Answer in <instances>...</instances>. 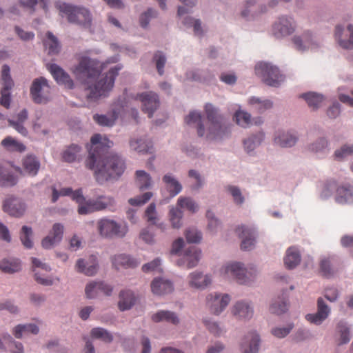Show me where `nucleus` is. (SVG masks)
Instances as JSON below:
<instances>
[{"instance_id": "nucleus-61", "label": "nucleus", "mask_w": 353, "mask_h": 353, "mask_svg": "<svg viewBox=\"0 0 353 353\" xmlns=\"http://www.w3.org/2000/svg\"><path fill=\"white\" fill-rule=\"evenodd\" d=\"M152 196V193L148 192L141 196L131 198L128 200V203L133 206H140L146 203Z\"/></svg>"}, {"instance_id": "nucleus-58", "label": "nucleus", "mask_w": 353, "mask_h": 353, "mask_svg": "<svg viewBox=\"0 0 353 353\" xmlns=\"http://www.w3.org/2000/svg\"><path fill=\"white\" fill-rule=\"evenodd\" d=\"M177 205L182 208H186L192 212L198 210V205L191 199L188 197H180L178 199Z\"/></svg>"}, {"instance_id": "nucleus-34", "label": "nucleus", "mask_w": 353, "mask_h": 353, "mask_svg": "<svg viewBox=\"0 0 353 353\" xmlns=\"http://www.w3.org/2000/svg\"><path fill=\"white\" fill-rule=\"evenodd\" d=\"M131 149L141 153H152V143L145 139H133L130 141Z\"/></svg>"}, {"instance_id": "nucleus-22", "label": "nucleus", "mask_w": 353, "mask_h": 353, "mask_svg": "<svg viewBox=\"0 0 353 353\" xmlns=\"http://www.w3.org/2000/svg\"><path fill=\"white\" fill-rule=\"evenodd\" d=\"M63 234V226L60 223L54 224L50 234L42 240L43 248L46 249L51 248L61 241Z\"/></svg>"}, {"instance_id": "nucleus-23", "label": "nucleus", "mask_w": 353, "mask_h": 353, "mask_svg": "<svg viewBox=\"0 0 353 353\" xmlns=\"http://www.w3.org/2000/svg\"><path fill=\"white\" fill-rule=\"evenodd\" d=\"M61 196H70L79 205H81V203L84 201L81 189L72 191L71 188H64L58 191L55 188H52V202L55 203Z\"/></svg>"}, {"instance_id": "nucleus-55", "label": "nucleus", "mask_w": 353, "mask_h": 353, "mask_svg": "<svg viewBox=\"0 0 353 353\" xmlns=\"http://www.w3.org/2000/svg\"><path fill=\"white\" fill-rule=\"evenodd\" d=\"M337 330L340 334L339 344L343 345L347 343L350 340V330L343 322H340L337 325Z\"/></svg>"}, {"instance_id": "nucleus-17", "label": "nucleus", "mask_w": 353, "mask_h": 353, "mask_svg": "<svg viewBox=\"0 0 353 353\" xmlns=\"http://www.w3.org/2000/svg\"><path fill=\"white\" fill-rule=\"evenodd\" d=\"M295 23L292 18L282 17L273 26V32L276 37L290 35L295 30Z\"/></svg>"}, {"instance_id": "nucleus-18", "label": "nucleus", "mask_w": 353, "mask_h": 353, "mask_svg": "<svg viewBox=\"0 0 353 353\" xmlns=\"http://www.w3.org/2000/svg\"><path fill=\"white\" fill-rule=\"evenodd\" d=\"M239 238L242 239L241 248L243 250H250L255 243V231L253 228L245 225L239 226L236 229Z\"/></svg>"}, {"instance_id": "nucleus-6", "label": "nucleus", "mask_w": 353, "mask_h": 353, "mask_svg": "<svg viewBox=\"0 0 353 353\" xmlns=\"http://www.w3.org/2000/svg\"><path fill=\"white\" fill-rule=\"evenodd\" d=\"M222 274L225 277H232L241 284H247L252 280L255 274L256 270L250 268L248 270L243 265L239 262L227 264L221 270Z\"/></svg>"}, {"instance_id": "nucleus-62", "label": "nucleus", "mask_w": 353, "mask_h": 353, "mask_svg": "<svg viewBox=\"0 0 353 353\" xmlns=\"http://www.w3.org/2000/svg\"><path fill=\"white\" fill-rule=\"evenodd\" d=\"M226 188L227 190L231 194L236 204L241 205L244 202V197L243 196L239 188L233 185H228Z\"/></svg>"}, {"instance_id": "nucleus-50", "label": "nucleus", "mask_w": 353, "mask_h": 353, "mask_svg": "<svg viewBox=\"0 0 353 353\" xmlns=\"http://www.w3.org/2000/svg\"><path fill=\"white\" fill-rule=\"evenodd\" d=\"M250 103L253 106V109L259 113H262L272 107V102L270 100L261 101L256 97H252L250 99Z\"/></svg>"}, {"instance_id": "nucleus-47", "label": "nucleus", "mask_w": 353, "mask_h": 353, "mask_svg": "<svg viewBox=\"0 0 353 353\" xmlns=\"http://www.w3.org/2000/svg\"><path fill=\"white\" fill-rule=\"evenodd\" d=\"M17 178L3 166L0 165V185L12 186L17 183Z\"/></svg>"}, {"instance_id": "nucleus-52", "label": "nucleus", "mask_w": 353, "mask_h": 353, "mask_svg": "<svg viewBox=\"0 0 353 353\" xmlns=\"http://www.w3.org/2000/svg\"><path fill=\"white\" fill-rule=\"evenodd\" d=\"M264 138V134L259 132L254 137H249L243 141L244 147L248 152L252 151L256 145H259Z\"/></svg>"}, {"instance_id": "nucleus-46", "label": "nucleus", "mask_w": 353, "mask_h": 353, "mask_svg": "<svg viewBox=\"0 0 353 353\" xmlns=\"http://www.w3.org/2000/svg\"><path fill=\"white\" fill-rule=\"evenodd\" d=\"M296 140L297 139L294 135L290 133H283L275 138L274 142L281 147L287 148L294 145Z\"/></svg>"}, {"instance_id": "nucleus-32", "label": "nucleus", "mask_w": 353, "mask_h": 353, "mask_svg": "<svg viewBox=\"0 0 353 353\" xmlns=\"http://www.w3.org/2000/svg\"><path fill=\"white\" fill-rule=\"evenodd\" d=\"M335 201L339 204L353 203V190L351 187L339 186L336 188Z\"/></svg>"}, {"instance_id": "nucleus-37", "label": "nucleus", "mask_w": 353, "mask_h": 353, "mask_svg": "<svg viewBox=\"0 0 353 353\" xmlns=\"http://www.w3.org/2000/svg\"><path fill=\"white\" fill-rule=\"evenodd\" d=\"M301 261L299 252L295 248H290L286 252L284 263L287 268H294Z\"/></svg>"}, {"instance_id": "nucleus-57", "label": "nucleus", "mask_w": 353, "mask_h": 353, "mask_svg": "<svg viewBox=\"0 0 353 353\" xmlns=\"http://www.w3.org/2000/svg\"><path fill=\"white\" fill-rule=\"evenodd\" d=\"M288 310V304L283 299L274 301L270 307V311L272 314H281Z\"/></svg>"}, {"instance_id": "nucleus-27", "label": "nucleus", "mask_w": 353, "mask_h": 353, "mask_svg": "<svg viewBox=\"0 0 353 353\" xmlns=\"http://www.w3.org/2000/svg\"><path fill=\"white\" fill-rule=\"evenodd\" d=\"M211 283V279L208 275H204L201 272H194L189 275V285L196 289H203Z\"/></svg>"}, {"instance_id": "nucleus-45", "label": "nucleus", "mask_w": 353, "mask_h": 353, "mask_svg": "<svg viewBox=\"0 0 353 353\" xmlns=\"http://www.w3.org/2000/svg\"><path fill=\"white\" fill-rule=\"evenodd\" d=\"M136 183L141 190L149 188L152 185V179L150 174L143 170L137 171Z\"/></svg>"}, {"instance_id": "nucleus-49", "label": "nucleus", "mask_w": 353, "mask_h": 353, "mask_svg": "<svg viewBox=\"0 0 353 353\" xmlns=\"http://www.w3.org/2000/svg\"><path fill=\"white\" fill-rule=\"evenodd\" d=\"M182 217L183 212L180 209L172 207L170 210L169 219L173 228L179 229L181 227Z\"/></svg>"}, {"instance_id": "nucleus-7", "label": "nucleus", "mask_w": 353, "mask_h": 353, "mask_svg": "<svg viewBox=\"0 0 353 353\" xmlns=\"http://www.w3.org/2000/svg\"><path fill=\"white\" fill-rule=\"evenodd\" d=\"M97 229L99 234L104 238L123 237L128 230L125 225L119 224L115 221L107 218L98 221Z\"/></svg>"}, {"instance_id": "nucleus-53", "label": "nucleus", "mask_w": 353, "mask_h": 353, "mask_svg": "<svg viewBox=\"0 0 353 353\" xmlns=\"http://www.w3.org/2000/svg\"><path fill=\"white\" fill-rule=\"evenodd\" d=\"M117 118L115 113H113L110 117L103 114H94L93 119L96 123L102 126H112Z\"/></svg>"}, {"instance_id": "nucleus-2", "label": "nucleus", "mask_w": 353, "mask_h": 353, "mask_svg": "<svg viewBox=\"0 0 353 353\" xmlns=\"http://www.w3.org/2000/svg\"><path fill=\"white\" fill-rule=\"evenodd\" d=\"M121 68V65H117L111 68L104 77L98 79L105 69V63L83 57L74 67L73 73L84 86L87 99L95 101L101 97H106L112 90L114 80Z\"/></svg>"}, {"instance_id": "nucleus-39", "label": "nucleus", "mask_w": 353, "mask_h": 353, "mask_svg": "<svg viewBox=\"0 0 353 353\" xmlns=\"http://www.w3.org/2000/svg\"><path fill=\"white\" fill-rule=\"evenodd\" d=\"M163 181L165 184L168 191L170 192V196L173 197L181 191V185L170 174H165L163 178Z\"/></svg>"}, {"instance_id": "nucleus-56", "label": "nucleus", "mask_w": 353, "mask_h": 353, "mask_svg": "<svg viewBox=\"0 0 353 353\" xmlns=\"http://www.w3.org/2000/svg\"><path fill=\"white\" fill-rule=\"evenodd\" d=\"M32 234V229L28 226H23L20 234V239L26 248H31L33 245L30 236Z\"/></svg>"}, {"instance_id": "nucleus-9", "label": "nucleus", "mask_w": 353, "mask_h": 353, "mask_svg": "<svg viewBox=\"0 0 353 353\" xmlns=\"http://www.w3.org/2000/svg\"><path fill=\"white\" fill-rule=\"evenodd\" d=\"M50 87L48 81L40 77L33 81L30 88L32 100L37 103H46L49 100Z\"/></svg>"}, {"instance_id": "nucleus-19", "label": "nucleus", "mask_w": 353, "mask_h": 353, "mask_svg": "<svg viewBox=\"0 0 353 353\" xmlns=\"http://www.w3.org/2000/svg\"><path fill=\"white\" fill-rule=\"evenodd\" d=\"M343 32L342 26H337L336 27L335 37L339 46L344 49H353V25L347 26V30L345 31V37H343Z\"/></svg>"}, {"instance_id": "nucleus-38", "label": "nucleus", "mask_w": 353, "mask_h": 353, "mask_svg": "<svg viewBox=\"0 0 353 353\" xmlns=\"http://www.w3.org/2000/svg\"><path fill=\"white\" fill-rule=\"evenodd\" d=\"M81 148L78 145L72 144L62 153V159L64 161L72 163L80 159Z\"/></svg>"}, {"instance_id": "nucleus-14", "label": "nucleus", "mask_w": 353, "mask_h": 353, "mask_svg": "<svg viewBox=\"0 0 353 353\" xmlns=\"http://www.w3.org/2000/svg\"><path fill=\"white\" fill-rule=\"evenodd\" d=\"M47 68L57 83L63 85L65 88L72 89L74 82L69 74L56 63L47 64Z\"/></svg>"}, {"instance_id": "nucleus-43", "label": "nucleus", "mask_w": 353, "mask_h": 353, "mask_svg": "<svg viewBox=\"0 0 353 353\" xmlns=\"http://www.w3.org/2000/svg\"><path fill=\"white\" fill-rule=\"evenodd\" d=\"M1 145L8 150L12 152H23L26 146L21 142L17 141L11 137H7L1 141Z\"/></svg>"}, {"instance_id": "nucleus-21", "label": "nucleus", "mask_w": 353, "mask_h": 353, "mask_svg": "<svg viewBox=\"0 0 353 353\" xmlns=\"http://www.w3.org/2000/svg\"><path fill=\"white\" fill-rule=\"evenodd\" d=\"M201 251L195 246H190L184 252L183 257L178 260L179 266L185 265L187 268L195 267L200 259Z\"/></svg>"}, {"instance_id": "nucleus-11", "label": "nucleus", "mask_w": 353, "mask_h": 353, "mask_svg": "<svg viewBox=\"0 0 353 353\" xmlns=\"http://www.w3.org/2000/svg\"><path fill=\"white\" fill-rule=\"evenodd\" d=\"M2 88L1 90V104L6 108L10 104V90L14 85V82L10 75V68L7 65L2 67L1 71Z\"/></svg>"}, {"instance_id": "nucleus-3", "label": "nucleus", "mask_w": 353, "mask_h": 353, "mask_svg": "<svg viewBox=\"0 0 353 353\" xmlns=\"http://www.w3.org/2000/svg\"><path fill=\"white\" fill-rule=\"evenodd\" d=\"M105 210L110 212L116 210V201L112 196L100 195L88 201L84 199V201L78 207V213L84 215Z\"/></svg>"}, {"instance_id": "nucleus-48", "label": "nucleus", "mask_w": 353, "mask_h": 353, "mask_svg": "<svg viewBox=\"0 0 353 353\" xmlns=\"http://www.w3.org/2000/svg\"><path fill=\"white\" fill-rule=\"evenodd\" d=\"M91 336L94 339H100L105 343H111L113 336L108 330L102 327H95L91 330Z\"/></svg>"}, {"instance_id": "nucleus-31", "label": "nucleus", "mask_w": 353, "mask_h": 353, "mask_svg": "<svg viewBox=\"0 0 353 353\" xmlns=\"http://www.w3.org/2000/svg\"><path fill=\"white\" fill-rule=\"evenodd\" d=\"M112 265L117 269H119L121 268H135L139 264V262L137 261L135 259L131 258L130 256L125 254H119L114 256L112 259Z\"/></svg>"}, {"instance_id": "nucleus-16", "label": "nucleus", "mask_w": 353, "mask_h": 353, "mask_svg": "<svg viewBox=\"0 0 353 353\" xmlns=\"http://www.w3.org/2000/svg\"><path fill=\"white\" fill-rule=\"evenodd\" d=\"M32 271L34 272V278L37 283L43 285H52L53 281L50 278H44L41 276H43L45 272H49L51 270L50 267L46 263H43L37 258H32Z\"/></svg>"}, {"instance_id": "nucleus-44", "label": "nucleus", "mask_w": 353, "mask_h": 353, "mask_svg": "<svg viewBox=\"0 0 353 353\" xmlns=\"http://www.w3.org/2000/svg\"><path fill=\"white\" fill-rule=\"evenodd\" d=\"M301 97L306 101L308 106L313 110L317 109L323 101V95L315 92L303 94Z\"/></svg>"}, {"instance_id": "nucleus-35", "label": "nucleus", "mask_w": 353, "mask_h": 353, "mask_svg": "<svg viewBox=\"0 0 353 353\" xmlns=\"http://www.w3.org/2000/svg\"><path fill=\"white\" fill-rule=\"evenodd\" d=\"M152 319L154 322H160L165 321L173 325H177L179 323V319L177 315L170 311L161 310L152 316Z\"/></svg>"}, {"instance_id": "nucleus-59", "label": "nucleus", "mask_w": 353, "mask_h": 353, "mask_svg": "<svg viewBox=\"0 0 353 353\" xmlns=\"http://www.w3.org/2000/svg\"><path fill=\"white\" fill-rule=\"evenodd\" d=\"M236 123L243 128L248 127L251 122V116L249 113L243 111H237L235 113Z\"/></svg>"}, {"instance_id": "nucleus-8", "label": "nucleus", "mask_w": 353, "mask_h": 353, "mask_svg": "<svg viewBox=\"0 0 353 353\" xmlns=\"http://www.w3.org/2000/svg\"><path fill=\"white\" fill-rule=\"evenodd\" d=\"M256 74L268 85L277 87L283 81L278 68L268 63H259L255 67Z\"/></svg>"}, {"instance_id": "nucleus-26", "label": "nucleus", "mask_w": 353, "mask_h": 353, "mask_svg": "<svg viewBox=\"0 0 353 353\" xmlns=\"http://www.w3.org/2000/svg\"><path fill=\"white\" fill-rule=\"evenodd\" d=\"M232 313L239 319H248L253 315V308L247 302L238 301L233 305Z\"/></svg>"}, {"instance_id": "nucleus-54", "label": "nucleus", "mask_w": 353, "mask_h": 353, "mask_svg": "<svg viewBox=\"0 0 353 353\" xmlns=\"http://www.w3.org/2000/svg\"><path fill=\"white\" fill-rule=\"evenodd\" d=\"M144 217L150 224L157 225L159 218L154 203H151L146 208L144 213Z\"/></svg>"}, {"instance_id": "nucleus-1", "label": "nucleus", "mask_w": 353, "mask_h": 353, "mask_svg": "<svg viewBox=\"0 0 353 353\" xmlns=\"http://www.w3.org/2000/svg\"><path fill=\"white\" fill-rule=\"evenodd\" d=\"M112 146V141L99 134L91 137L89 154L85 165L94 172L96 180L100 183L120 176L125 170L124 161L119 155L110 152Z\"/></svg>"}, {"instance_id": "nucleus-5", "label": "nucleus", "mask_w": 353, "mask_h": 353, "mask_svg": "<svg viewBox=\"0 0 353 353\" xmlns=\"http://www.w3.org/2000/svg\"><path fill=\"white\" fill-rule=\"evenodd\" d=\"M205 112L208 120L211 123L208 137L210 139L221 137L230 131L229 127L223 122V117L219 114L218 110L211 103L205 105Z\"/></svg>"}, {"instance_id": "nucleus-40", "label": "nucleus", "mask_w": 353, "mask_h": 353, "mask_svg": "<svg viewBox=\"0 0 353 353\" xmlns=\"http://www.w3.org/2000/svg\"><path fill=\"white\" fill-rule=\"evenodd\" d=\"M185 123L188 125L197 124V133L199 137H203L205 134L203 125L201 123V115L199 112L192 111L185 119Z\"/></svg>"}, {"instance_id": "nucleus-64", "label": "nucleus", "mask_w": 353, "mask_h": 353, "mask_svg": "<svg viewBox=\"0 0 353 353\" xmlns=\"http://www.w3.org/2000/svg\"><path fill=\"white\" fill-rule=\"evenodd\" d=\"M327 141L325 139H320L309 145V150L314 152H322L327 149Z\"/></svg>"}, {"instance_id": "nucleus-25", "label": "nucleus", "mask_w": 353, "mask_h": 353, "mask_svg": "<svg viewBox=\"0 0 353 353\" xmlns=\"http://www.w3.org/2000/svg\"><path fill=\"white\" fill-rule=\"evenodd\" d=\"M259 336L255 332H250L246 335L241 345L243 353H257L259 345Z\"/></svg>"}, {"instance_id": "nucleus-28", "label": "nucleus", "mask_w": 353, "mask_h": 353, "mask_svg": "<svg viewBox=\"0 0 353 353\" xmlns=\"http://www.w3.org/2000/svg\"><path fill=\"white\" fill-rule=\"evenodd\" d=\"M151 289L154 294L163 295L171 292L173 290V285L168 280L155 279L151 283Z\"/></svg>"}, {"instance_id": "nucleus-10", "label": "nucleus", "mask_w": 353, "mask_h": 353, "mask_svg": "<svg viewBox=\"0 0 353 353\" xmlns=\"http://www.w3.org/2000/svg\"><path fill=\"white\" fill-rule=\"evenodd\" d=\"M230 301L228 294H210L206 298V305L211 313L219 315L228 306Z\"/></svg>"}, {"instance_id": "nucleus-60", "label": "nucleus", "mask_w": 353, "mask_h": 353, "mask_svg": "<svg viewBox=\"0 0 353 353\" xmlns=\"http://www.w3.org/2000/svg\"><path fill=\"white\" fill-rule=\"evenodd\" d=\"M153 60L156 63V67L159 75H163L164 73V66L166 62V58L165 55L160 51H157L153 57Z\"/></svg>"}, {"instance_id": "nucleus-20", "label": "nucleus", "mask_w": 353, "mask_h": 353, "mask_svg": "<svg viewBox=\"0 0 353 353\" xmlns=\"http://www.w3.org/2000/svg\"><path fill=\"white\" fill-rule=\"evenodd\" d=\"M26 207L19 199L10 197L5 200L3 205V210L11 216L20 217L25 211Z\"/></svg>"}, {"instance_id": "nucleus-36", "label": "nucleus", "mask_w": 353, "mask_h": 353, "mask_svg": "<svg viewBox=\"0 0 353 353\" xmlns=\"http://www.w3.org/2000/svg\"><path fill=\"white\" fill-rule=\"evenodd\" d=\"M39 331L38 326L33 323L19 324L13 329V334L17 339H21L23 335L28 334H37Z\"/></svg>"}, {"instance_id": "nucleus-4", "label": "nucleus", "mask_w": 353, "mask_h": 353, "mask_svg": "<svg viewBox=\"0 0 353 353\" xmlns=\"http://www.w3.org/2000/svg\"><path fill=\"white\" fill-rule=\"evenodd\" d=\"M56 6L60 12L67 17L70 23H77L83 26H90L91 15L88 9L66 3H59Z\"/></svg>"}, {"instance_id": "nucleus-33", "label": "nucleus", "mask_w": 353, "mask_h": 353, "mask_svg": "<svg viewBox=\"0 0 353 353\" xmlns=\"http://www.w3.org/2000/svg\"><path fill=\"white\" fill-rule=\"evenodd\" d=\"M23 167L27 174L35 176L39 170L40 163L36 157L28 155L23 161Z\"/></svg>"}, {"instance_id": "nucleus-51", "label": "nucleus", "mask_w": 353, "mask_h": 353, "mask_svg": "<svg viewBox=\"0 0 353 353\" xmlns=\"http://www.w3.org/2000/svg\"><path fill=\"white\" fill-rule=\"evenodd\" d=\"M332 259L330 257L323 258L320 262V272L325 278H330L335 273L332 268Z\"/></svg>"}, {"instance_id": "nucleus-42", "label": "nucleus", "mask_w": 353, "mask_h": 353, "mask_svg": "<svg viewBox=\"0 0 353 353\" xmlns=\"http://www.w3.org/2000/svg\"><path fill=\"white\" fill-rule=\"evenodd\" d=\"M49 54H55L59 52L60 46L57 39L50 32H47V39L43 41Z\"/></svg>"}, {"instance_id": "nucleus-41", "label": "nucleus", "mask_w": 353, "mask_h": 353, "mask_svg": "<svg viewBox=\"0 0 353 353\" xmlns=\"http://www.w3.org/2000/svg\"><path fill=\"white\" fill-rule=\"evenodd\" d=\"M0 269L5 273H14L21 270V263L19 259H4L0 262Z\"/></svg>"}, {"instance_id": "nucleus-15", "label": "nucleus", "mask_w": 353, "mask_h": 353, "mask_svg": "<svg viewBox=\"0 0 353 353\" xmlns=\"http://www.w3.org/2000/svg\"><path fill=\"white\" fill-rule=\"evenodd\" d=\"M330 308L322 298L317 300V312L315 314H308L305 316L307 321L315 325H321L330 315Z\"/></svg>"}, {"instance_id": "nucleus-29", "label": "nucleus", "mask_w": 353, "mask_h": 353, "mask_svg": "<svg viewBox=\"0 0 353 353\" xmlns=\"http://www.w3.org/2000/svg\"><path fill=\"white\" fill-rule=\"evenodd\" d=\"M136 297L131 290H122L119 293L118 307L121 311L130 310L135 303Z\"/></svg>"}, {"instance_id": "nucleus-24", "label": "nucleus", "mask_w": 353, "mask_h": 353, "mask_svg": "<svg viewBox=\"0 0 353 353\" xmlns=\"http://www.w3.org/2000/svg\"><path fill=\"white\" fill-rule=\"evenodd\" d=\"M76 267L77 271L87 276L94 275L98 270L97 258L95 256H91L88 261H85L80 259L77 261Z\"/></svg>"}, {"instance_id": "nucleus-12", "label": "nucleus", "mask_w": 353, "mask_h": 353, "mask_svg": "<svg viewBox=\"0 0 353 353\" xmlns=\"http://www.w3.org/2000/svg\"><path fill=\"white\" fill-rule=\"evenodd\" d=\"M135 99L142 103V110L151 118L159 107V101L157 94L153 92H145L137 94Z\"/></svg>"}, {"instance_id": "nucleus-30", "label": "nucleus", "mask_w": 353, "mask_h": 353, "mask_svg": "<svg viewBox=\"0 0 353 353\" xmlns=\"http://www.w3.org/2000/svg\"><path fill=\"white\" fill-rule=\"evenodd\" d=\"M292 41L296 50L299 51H304L313 45L312 36L309 31L304 32L301 35L294 36Z\"/></svg>"}, {"instance_id": "nucleus-13", "label": "nucleus", "mask_w": 353, "mask_h": 353, "mask_svg": "<svg viewBox=\"0 0 353 353\" xmlns=\"http://www.w3.org/2000/svg\"><path fill=\"white\" fill-rule=\"evenodd\" d=\"M113 290V288L102 281H93L87 284L85 292L87 298L94 299L101 294L110 296Z\"/></svg>"}, {"instance_id": "nucleus-63", "label": "nucleus", "mask_w": 353, "mask_h": 353, "mask_svg": "<svg viewBox=\"0 0 353 353\" xmlns=\"http://www.w3.org/2000/svg\"><path fill=\"white\" fill-rule=\"evenodd\" d=\"M353 154V145H344L339 150L335 151L336 159H342Z\"/></svg>"}]
</instances>
